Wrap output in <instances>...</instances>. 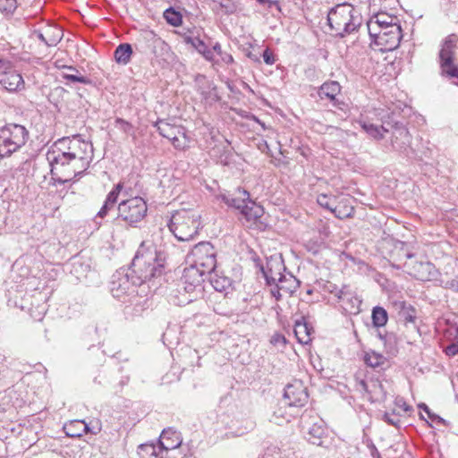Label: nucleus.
<instances>
[{
	"instance_id": "nucleus-52",
	"label": "nucleus",
	"mask_w": 458,
	"mask_h": 458,
	"mask_svg": "<svg viewBox=\"0 0 458 458\" xmlns=\"http://www.w3.org/2000/svg\"><path fill=\"white\" fill-rule=\"evenodd\" d=\"M432 149L429 148V146H426L423 148V150H421V155H418L414 158H418L420 160H423L424 158H429L431 157Z\"/></svg>"
},
{
	"instance_id": "nucleus-58",
	"label": "nucleus",
	"mask_w": 458,
	"mask_h": 458,
	"mask_svg": "<svg viewBox=\"0 0 458 458\" xmlns=\"http://www.w3.org/2000/svg\"><path fill=\"white\" fill-rule=\"evenodd\" d=\"M212 50H214V53L217 55H222V54L224 53L221 49V45L216 42L212 47H211Z\"/></svg>"
},
{
	"instance_id": "nucleus-8",
	"label": "nucleus",
	"mask_w": 458,
	"mask_h": 458,
	"mask_svg": "<svg viewBox=\"0 0 458 458\" xmlns=\"http://www.w3.org/2000/svg\"><path fill=\"white\" fill-rule=\"evenodd\" d=\"M217 251L209 242L196 244L187 255V263L199 268L202 273L212 274L216 267Z\"/></svg>"
},
{
	"instance_id": "nucleus-35",
	"label": "nucleus",
	"mask_w": 458,
	"mask_h": 458,
	"mask_svg": "<svg viewBox=\"0 0 458 458\" xmlns=\"http://www.w3.org/2000/svg\"><path fill=\"white\" fill-rule=\"evenodd\" d=\"M371 318L374 327H384L388 320L387 311L382 307H374L372 310Z\"/></svg>"
},
{
	"instance_id": "nucleus-38",
	"label": "nucleus",
	"mask_w": 458,
	"mask_h": 458,
	"mask_svg": "<svg viewBox=\"0 0 458 458\" xmlns=\"http://www.w3.org/2000/svg\"><path fill=\"white\" fill-rule=\"evenodd\" d=\"M338 197L335 195L319 194L317 198L318 204L334 214V208L336 207Z\"/></svg>"
},
{
	"instance_id": "nucleus-30",
	"label": "nucleus",
	"mask_w": 458,
	"mask_h": 458,
	"mask_svg": "<svg viewBox=\"0 0 458 458\" xmlns=\"http://www.w3.org/2000/svg\"><path fill=\"white\" fill-rule=\"evenodd\" d=\"M131 45L129 43H123L115 48L114 57L118 64H127L131 61Z\"/></svg>"
},
{
	"instance_id": "nucleus-16",
	"label": "nucleus",
	"mask_w": 458,
	"mask_h": 458,
	"mask_svg": "<svg viewBox=\"0 0 458 458\" xmlns=\"http://www.w3.org/2000/svg\"><path fill=\"white\" fill-rule=\"evenodd\" d=\"M284 397L288 400V405L294 407L303 406L309 398L306 388L301 382L288 385L284 389Z\"/></svg>"
},
{
	"instance_id": "nucleus-11",
	"label": "nucleus",
	"mask_w": 458,
	"mask_h": 458,
	"mask_svg": "<svg viewBox=\"0 0 458 458\" xmlns=\"http://www.w3.org/2000/svg\"><path fill=\"white\" fill-rule=\"evenodd\" d=\"M207 275L208 274L202 273L199 268L189 265V267L184 268L180 286L188 293L201 295L203 292L202 283L204 282V276Z\"/></svg>"
},
{
	"instance_id": "nucleus-12",
	"label": "nucleus",
	"mask_w": 458,
	"mask_h": 458,
	"mask_svg": "<svg viewBox=\"0 0 458 458\" xmlns=\"http://www.w3.org/2000/svg\"><path fill=\"white\" fill-rule=\"evenodd\" d=\"M370 37L375 39L377 45L382 47L385 51L394 50L403 38L400 25H392L378 32H370Z\"/></svg>"
},
{
	"instance_id": "nucleus-20",
	"label": "nucleus",
	"mask_w": 458,
	"mask_h": 458,
	"mask_svg": "<svg viewBox=\"0 0 458 458\" xmlns=\"http://www.w3.org/2000/svg\"><path fill=\"white\" fill-rule=\"evenodd\" d=\"M158 444L166 451L174 450L182 445L180 434L173 428H165L162 431Z\"/></svg>"
},
{
	"instance_id": "nucleus-14",
	"label": "nucleus",
	"mask_w": 458,
	"mask_h": 458,
	"mask_svg": "<svg viewBox=\"0 0 458 458\" xmlns=\"http://www.w3.org/2000/svg\"><path fill=\"white\" fill-rule=\"evenodd\" d=\"M271 287V294L281 300L283 294L293 295L300 286V281L291 273H284Z\"/></svg>"
},
{
	"instance_id": "nucleus-54",
	"label": "nucleus",
	"mask_w": 458,
	"mask_h": 458,
	"mask_svg": "<svg viewBox=\"0 0 458 458\" xmlns=\"http://www.w3.org/2000/svg\"><path fill=\"white\" fill-rule=\"evenodd\" d=\"M33 35H35L41 42H43L46 45V32L45 30H34Z\"/></svg>"
},
{
	"instance_id": "nucleus-60",
	"label": "nucleus",
	"mask_w": 458,
	"mask_h": 458,
	"mask_svg": "<svg viewBox=\"0 0 458 458\" xmlns=\"http://www.w3.org/2000/svg\"><path fill=\"white\" fill-rule=\"evenodd\" d=\"M255 423L253 421L249 422V426L247 428L248 430H252L254 428Z\"/></svg>"
},
{
	"instance_id": "nucleus-57",
	"label": "nucleus",
	"mask_w": 458,
	"mask_h": 458,
	"mask_svg": "<svg viewBox=\"0 0 458 458\" xmlns=\"http://www.w3.org/2000/svg\"><path fill=\"white\" fill-rule=\"evenodd\" d=\"M369 449L373 458H380V454L373 444L369 445Z\"/></svg>"
},
{
	"instance_id": "nucleus-42",
	"label": "nucleus",
	"mask_w": 458,
	"mask_h": 458,
	"mask_svg": "<svg viewBox=\"0 0 458 458\" xmlns=\"http://www.w3.org/2000/svg\"><path fill=\"white\" fill-rule=\"evenodd\" d=\"M184 41L191 44L201 55L208 47L207 44L198 37H186Z\"/></svg>"
},
{
	"instance_id": "nucleus-41",
	"label": "nucleus",
	"mask_w": 458,
	"mask_h": 458,
	"mask_svg": "<svg viewBox=\"0 0 458 458\" xmlns=\"http://www.w3.org/2000/svg\"><path fill=\"white\" fill-rule=\"evenodd\" d=\"M213 2L219 4L222 12L230 15L237 12V4L233 0H213Z\"/></svg>"
},
{
	"instance_id": "nucleus-4",
	"label": "nucleus",
	"mask_w": 458,
	"mask_h": 458,
	"mask_svg": "<svg viewBox=\"0 0 458 458\" xmlns=\"http://www.w3.org/2000/svg\"><path fill=\"white\" fill-rule=\"evenodd\" d=\"M168 227L178 241H190L201 228L200 215L193 209L176 210L170 218Z\"/></svg>"
},
{
	"instance_id": "nucleus-32",
	"label": "nucleus",
	"mask_w": 458,
	"mask_h": 458,
	"mask_svg": "<svg viewBox=\"0 0 458 458\" xmlns=\"http://www.w3.org/2000/svg\"><path fill=\"white\" fill-rule=\"evenodd\" d=\"M144 39L148 43V47L155 55H157V49L164 50L167 47L165 41L152 31L147 32L144 36Z\"/></svg>"
},
{
	"instance_id": "nucleus-50",
	"label": "nucleus",
	"mask_w": 458,
	"mask_h": 458,
	"mask_svg": "<svg viewBox=\"0 0 458 458\" xmlns=\"http://www.w3.org/2000/svg\"><path fill=\"white\" fill-rule=\"evenodd\" d=\"M263 60L264 62L267 64H273L275 63V57H274V55L273 53L269 50V49H266L264 52H263Z\"/></svg>"
},
{
	"instance_id": "nucleus-31",
	"label": "nucleus",
	"mask_w": 458,
	"mask_h": 458,
	"mask_svg": "<svg viewBox=\"0 0 458 458\" xmlns=\"http://www.w3.org/2000/svg\"><path fill=\"white\" fill-rule=\"evenodd\" d=\"M311 327L306 322L297 321L294 325V335L298 339L299 343L307 344L310 342V331Z\"/></svg>"
},
{
	"instance_id": "nucleus-51",
	"label": "nucleus",
	"mask_w": 458,
	"mask_h": 458,
	"mask_svg": "<svg viewBox=\"0 0 458 458\" xmlns=\"http://www.w3.org/2000/svg\"><path fill=\"white\" fill-rule=\"evenodd\" d=\"M112 208H113V206L110 204H107V202L105 200L102 208L97 214V217L104 218Z\"/></svg>"
},
{
	"instance_id": "nucleus-24",
	"label": "nucleus",
	"mask_w": 458,
	"mask_h": 458,
	"mask_svg": "<svg viewBox=\"0 0 458 458\" xmlns=\"http://www.w3.org/2000/svg\"><path fill=\"white\" fill-rule=\"evenodd\" d=\"M65 434L70 437H80L90 431L89 425L84 420H72L64 426Z\"/></svg>"
},
{
	"instance_id": "nucleus-3",
	"label": "nucleus",
	"mask_w": 458,
	"mask_h": 458,
	"mask_svg": "<svg viewBox=\"0 0 458 458\" xmlns=\"http://www.w3.org/2000/svg\"><path fill=\"white\" fill-rule=\"evenodd\" d=\"M327 22L336 37L344 38L358 30L361 25V17L353 5L343 3L328 12Z\"/></svg>"
},
{
	"instance_id": "nucleus-18",
	"label": "nucleus",
	"mask_w": 458,
	"mask_h": 458,
	"mask_svg": "<svg viewBox=\"0 0 458 458\" xmlns=\"http://www.w3.org/2000/svg\"><path fill=\"white\" fill-rule=\"evenodd\" d=\"M458 37L455 34L448 35L441 43L438 53L439 64L454 61L457 49Z\"/></svg>"
},
{
	"instance_id": "nucleus-25",
	"label": "nucleus",
	"mask_w": 458,
	"mask_h": 458,
	"mask_svg": "<svg viewBox=\"0 0 458 458\" xmlns=\"http://www.w3.org/2000/svg\"><path fill=\"white\" fill-rule=\"evenodd\" d=\"M63 69L64 71L62 72L61 76L64 80L71 83H81L85 85L91 83V81L88 77L81 75L77 68L64 65Z\"/></svg>"
},
{
	"instance_id": "nucleus-34",
	"label": "nucleus",
	"mask_w": 458,
	"mask_h": 458,
	"mask_svg": "<svg viewBox=\"0 0 458 458\" xmlns=\"http://www.w3.org/2000/svg\"><path fill=\"white\" fill-rule=\"evenodd\" d=\"M177 294H174L171 296V301L178 306H184L191 302H192L194 300H196L199 295H193L191 293H188L184 292L182 289V286L179 285V288L176 290Z\"/></svg>"
},
{
	"instance_id": "nucleus-44",
	"label": "nucleus",
	"mask_w": 458,
	"mask_h": 458,
	"mask_svg": "<svg viewBox=\"0 0 458 458\" xmlns=\"http://www.w3.org/2000/svg\"><path fill=\"white\" fill-rule=\"evenodd\" d=\"M419 408L420 410H423L428 416V418L431 420V421L433 423H436V424H442V425H447V422L445 420H444L443 418H441L439 415L437 414H435L434 412H431V411L429 410V408L428 407L427 404L425 403H420L419 405Z\"/></svg>"
},
{
	"instance_id": "nucleus-62",
	"label": "nucleus",
	"mask_w": 458,
	"mask_h": 458,
	"mask_svg": "<svg viewBox=\"0 0 458 458\" xmlns=\"http://www.w3.org/2000/svg\"><path fill=\"white\" fill-rule=\"evenodd\" d=\"M456 292H458V285H457V288H456Z\"/></svg>"
},
{
	"instance_id": "nucleus-45",
	"label": "nucleus",
	"mask_w": 458,
	"mask_h": 458,
	"mask_svg": "<svg viewBox=\"0 0 458 458\" xmlns=\"http://www.w3.org/2000/svg\"><path fill=\"white\" fill-rule=\"evenodd\" d=\"M123 189V183H117L113 190L107 194L106 201L107 204L112 205L113 207L117 202L118 196Z\"/></svg>"
},
{
	"instance_id": "nucleus-43",
	"label": "nucleus",
	"mask_w": 458,
	"mask_h": 458,
	"mask_svg": "<svg viewBox=\"0 0 458 458\" xmlns=\"http://www.w3.org/2000/svg\"><path fill=\"white\" fill-rule=\"evenodd\" d=\"M114 126L126 135H133V126L131 123L122 119V118H116L114 121Z\"/></svg>"
},
{
	"instance_id": "nucleus-6",
	"label": "nucleus",
	"mask_w": 458,
	"mask_h": 458,
	"mask_svg": "<svg viewBox=\"0 0 458 458\" xmlns=\"http://www.w3.org/2000/svg\"><path fill=\"white\" fill-rule=\"evenodd\" d=\"M220 198L228 207L239 210L247 222L255 223L264 214L263 208L250 199L246 190L239 188L233 193L222 194Z\"/></svg>"
},
{
	"instance_id": "nucleus-56",
	"label": "nucleus",
	"mask_w": 458,
	"mask_h": 458,
	"mask_svg": "<svg viewBox=\"0 0 458 458\" xmlns=\"http://www.w3.org/2000/svg\"><path fill=\"white\" fill-rule=\"evenodd\" d=\"M222 61L227 64H232L233 62V56L228 53H223L222 55H220Z\"/></svg>"
},
{
	"instance_id": "nucleus-19",
	"label": "nucleus",
	"mask_w": 458,
	"mask_h": 458,
	"mask_svg": "<svg viewBox=\"0 0 458 458\" xmlns=\"http://www.w3.org/2000/svg\"><path fill=\"white\" fill-rule=\"evenodd\" d=\"M405 266L410 267L413 276L421 281H430L437 274L436 267L431 262L420 261L416 262L414 265L405 263Z\"/></svg>"
},
{
	"instance_id": "nucleus-7",
	"label": "nucleus",
	"mask_w": 458,
	"mask_h": 458,
	"mask_svg": "<svg viewBox=\"0 0 458 458\" xmlns=\"http://www.w3.org/2000/svg\"><path fill=\"white\" fill-rule=\"evenodd\" d=\"M29 139L28 130L21 124L9 123L0 128V159L10 157L23 147Z\"/></svg>"
},
{
	"instance_id": "nucleus-9",
	"label": "nucleus",
	"mask_w": 458,
	"mask_h": 458,
	"mask_svg": "<svg viewBox=\"0 0 458 458\" xmlns=\"http://www.w3.org/2000/svg\"><path fill=\"white\" fill-rule=\"evenodd\" d=\"M147 212V203L141 197L123 200L118 205V217L132 226L142 221Z\"/></svg>"
},
{
	"instance_id": "nucleus-28",
	"label": "nucleus",
	"mask_w": 458,
	"mask_h": 458,
	"mask_svg": "<svg viewBox=\"0 0 458 458\" xmlns=\"http://www.w3.org/2000/svg\"><path fill=\"white\" fill-rule=\"evenodd\" d=\"M210 283L214 289L217 292H226L231 288L233 281L229 276L218 274L216 270L210 274Z\"/></svg>"
},
{
	"instance_id": "nucleus-47",
	"label": "nucleus",
	"mask_w": 458,
	"mask_h": 458,
	"mask_svg": "<svg viewBox=\"0 0 458 458\" xmlns=\"http://www.w3.org/2000/svg\"><path fill=\"white\" fill-rule=\"evenodd\" d=\"M383 419L387 424L394 426V427H399V424L401 421L399 416L394 411L393 412H386L383 415Z\"/></svg>"
},
{
	"instance_id": "nucleus-55",
	"label": "nucleus",
	"mask_w": 458,
	"mask_h": 458,
	"mask_svg": "<svg viewBox=\"0 0 458 458\" xmlns=\"http://www.w3.org/2000/svg\"><path fill=\"white\" fill-rule=\"evenodd\" d=\"M375 389H378L380 391V394H381V396L378 397L377 399L380 400V401H385L386 398V391L384 390V387H383V385L382 384H377L375 386Z\"/></svg>"
},
{
	"instance_id": "nucleus-33",
	"label": "nucleus",
	"mask_w": 458,
	"mask_h": 458,
	"mask_svg": "<svg viewBox=\"0 0 458 458\" xmlns=\"http://www.w3.org/2000/svg\"><path fill=\"white\" fill-rule=\"evenodd\" d=\"M446 334L452 343L445 348V352L448 356H454L458 353V327H450Z\"/></svg>"
},
{
	"instance_id": "nucleus-37",
	"label": "nucleus",
	"mask_w": 458,
	"mask_h": 458,
	"mask_svg": "<svg viewBox=\"0 0 458 458\" xmlns=\"http://www.w3.org/2000/svg\"><path fill=\"white\" fill-rule=\"evenodd\" d=\"M439 67L442 76L448 79L458 80V65L454 63V61H449L447 64L441 63L439 64Z\"/></svg>"
},
{
	"instance_id": "nucleus-15",
	"label": "nucleus",
	"mask_w": 458,
	"mask_h": 458,
	"mask_svg": "<svg viewBox=\"0 0 458 458\" xmlns=\"http://www.w3.org/2000/svg\"><path fill=\"white\" fill-rule=\"evenodd\" d=\"M0 84L9 92L20 91L25 86L21 75L11 68L6 62L4 68L0 72Z\"/></svg>"
},
{
	"instance_id": "nucleus-27",
	"label": "nucleus",
	"mask_w": 458,
	"mask_h": 458,
	"mask_svg": "<svg viewBox=\"0 0 458 458\" xmlns=\"http://www.w3.org/2000/svg\"><path fill=\"white\" fill-rule=\"evenodd\" d=\"M354 208L350 203V199L344 197L337 199L336 207L334 208V215L339 219L351 217L353 215Z\"/></svg>"
},
{
	"instance_id": "nucleus-61",
	"label": "nucleus",
	"mask_w": 458,
	"mask_h": 458,
	"mask_svg": "<svg viewBox=\"0 0 458 458\" xmlns=\"http://www.w3.org/2000/svg\"><path fill=\"white\" fill-rule=\"evenodd\" d=\"M413 257H414V255H413L412 253H410V252L406 253V258H407V259H412Z\"/></svg>"
},
{
	"instance_id": "nucleus-10",
	"label": "nucleus",
	"mask_w": 458,
	"mask_h": 458,
	"mask_svg": "<svg viewBox=\"0 0 458 458\" xmlns=\"http://www.w3.org/2000/svg\"><path fill=\"white\" fill-rule=\"evenodd\" d=\"M155 127L162 137L171 140L175 148L184 149L188 148L189 140L184 127L172 124L165 120H158L155 123Z\"/></svg>"
},
{
	"instance_id": "nucleus-36",
	"label": "nucleus",
	"mask_w": 458,
	"mask_h": 458,
	"mask_svg": "<svg viewBox=\"0 0 458 458\" xmlns=\"http://www.w3.org/2000/svg\"><path fill=\"white\" fill-rule=\"evenodd\" d=\"M163 16L165 21L173 27H179L182 23V13L174 7L165 9Z\"/></svg>"
},
{
	"instance_id": "nucleus-53",
	"label": "nucleus",
	"mask_w": 458,
	"mask_h": 458,
	"mask_svg": "<svg viewBox=\"0 0 458 458\" xmlns=\"http://www.w3.org/2000/svg\"><path fill=\"white\" fill-rule=\"evenodd\" d=\"M215 53L214 50L209 48L208 47L205 49V52L202 53L203 57L208 61H214L215 59Z\"/></svg>"
},
{
	"instance_id": "nucleus-1",
	"label": "nucleus",
	"mask_w": 458,
	"mask_h": 458,
	"mask_svg": "<svg viewBox=\"0 0 458 458\" xmlns=\"http://www.w3.org/2000/svg\"><path fill=\"white\" fill-rule=\"evenodd\" d=\"M166 259L165 247L153 241H144L140 245L131 267H121L112 276L110 292L116 299H122L136 293L141 285L163 273Z\"/></svg>"
},
{
	"instance_id": "nucleus-46",
	"label": "nucleus",
	"mask_w": 458,
	"mask_h": 458,
	"mask_svg": "<svg viewBox=\"0 0 458 458\" xmlns=\"http://www.w3.org/2000/svg\"><path fill=\"white\" fill-rule=\"evenodd\" d=\"M16 9V0H0L2 13H13Z\"/></svg>"
},
{
	"instance_id": "nucleus-48",
	"label": "nucleus",
	"mask_w": 458,
	"mask_h": 458,
	"mask_svg": "<svg viewBox=\"0 0 458 458\" xmlns=\"http://www.w3.org/2000/svg\"><path fill=\"white\" fill-rule=\"evenodd\" d=\"M403 317L406 323H414L416 318L415 310L412 308L403 310Z\"/></svg>"
},
{
	"instance_id": "nucleus-40",
	"label": "nucleus",
	"mask_w": 458,
	"mask_h": 458,
	"mask_svg": "<svg viewBox=\"0 0 458 458\" xmlns=\"http://www.w3.org/2000/svg\"><path fill=\"white\" fill-rule=\"evenodd\" d=\"M386 358L376 352H369L365 354V362L368 366L377 368L383 365Z\"/></svg>"
},
{
	"instance_id": "nucleus-29",
	"label": "nucleus",
	"mask_w": 458,
	"mask_h": 458,
	"mask_svg": "<svg viewBox=\"0 0 458 458\" xmlns=\"http://www.w3.org/2000/svg\"><path fill=\"white\" fill-rule=\"evenodd\" d=\"M46 32V46L55 47L63 38L64 31L56 25H47L45 27Z\"/></svg>"
},
{
	"instance_id": "nucleus-17",
	"label": "nucleus",
	"mask_w": 458,
	"mask_h": 458,
	"mask_svg": "<svg viewBox=\"0 0 458 458\" xmlns=\"http://www.w3.org/2000/svg\"><path fill=\"white\" fill-rule=\"evenodd\" d=\"M335 297L343 303L344 309L352 314L360 311L361 301L360 298L346 285L335 292Z\"/></svg>"
},
{
	"instance_id": "nucleus-23",
	"label": "nucleus",
	"mask_w": 458,
	"mask_h": 458,
	"mask_svg": "<svg viewBox=\"0 0 458 458\" xmlns=\"http://www.w3.org/2000/svg\"><path fill=\"white\" fill-rule=\"evenodd\" d=\"M141 458H166L167 452L158 444H142L139 446Z\"/></svg>"
},
{
	"instance_id": "nucleus-26",
	"label": "nucleus",
	"mask_w": 458,
	"mask_h": 458,
	"mask_svg": "<svg viewBox=\"0 0 458 458\" xmlns=\"http://www.w3.org/2000/svg\"><path fill=\"white\" fill-rule=\"evenodd\" d=\"M341 91V86L337 81H327L323 83L319 89L318 95L321 99L327 98L329 101L333 102L335 100L336 96Z\"/></svg>"
},
{
	"instance_id": "nucleus-13",
	"label": "nucleus",
	"mask_w": 458,
	"mask_h": 458,
	"mask_svg": "<svg viewBox=\"0 0 458 458\" xmlns=\"http://www.w3.org/2000/svg\"><path fill=\"white\" fill-rule=\"evenodd\" d=\"M260 270L267 284L273 286V284L277 281L276 279H279L286 270L282 255L275 254L267 257L266 265H261Z\"/></svg>"
},
{
	"instance_id": "nucleus-59",
	"label": "nucleus",
	"mask_w": 458,
	"mask_h": 458,
	"mask_svg": "<svg viewBox=\"0 0 458 458\" xmlns=\"http://www.w3.org/2000/svg\"><path fill=\"white\" fill-rule=\"evenodd\" d=\"M457 285H458V280H452L450 282V287L454 288L455 291H456Z\"/></svg>"
},
{
	"instance_id": "nucleus-49",
	"label": "nucleus",
	"mask_w": 458,
	"mask_h": 458,
	"mask_svg": "<svg viewBox=\"0 0 458 458\" xmlns=\"http://www.w3.org/2000/svg\"><path fill=\"white\" fill-rule=\"evenodd\" d=\"M270 343L274 345H278V344H283L284 345L286 344V338L284 337V335H281V334H275L271 339H270Z\"/></svg>"
},
{
	"instance_id": "nucleus-2",
	"label": "nucleus",
	"mask_w": 458,
	"mask_h": 458,
	"mask_svg": "<svg viewBox=\"0 0 458 458\" xmlns=\"http://www.w3.org/2000/svg\"><path fill=\"white\" fill-rule=\"evenodd\" d=\"M91 145L81 140V135L72 138L64 137L55 142L47 151V159L51 165L53 176L63 174L64 179L57 178L56 181L64 184L72 181L74 177H80L89 166V157L87 156Z\"/></svg>"
},
{
	"instance_id": "nucleus-5",
	"label": "nucleus",
	"mask_w": 458,
	"mask_h": 458,
	"mask_svg": "<svg viewBox=\"0 0 458 458\" xmlns=\"http://www.w3.org/2000/svg\"><path fill=\"white\" fill-rule=\"evenodd\" d=\"M382 129L385 132H391L390 144L394 151L408 158L417 156L416 150L411 147L412 136L403 123L395 121L393 115H388L382 121Z\"/></svg>"
},
{
	"instance_id": "nucleus-21",
	"label": "nucleus",
	"mask_w": 458,
	"mask_h": 458,
	"mask_svg": "<svg viewBox=\"0 0 458 458\" xmlns=\"http://www.w3.org/2000/svg\"><path fill=\"white\" fill-rule=\"evenodd\" d=\"M396 17L388 15L387 13H381L373 16L368 22L369 32L376 30V27L380 30H385L392 25H399L396 21Z\"/></svg>"
},
{
	"instance_id": "nucleus-39",
	"label": "nucleus",
	"mask_w": 458,
	"mask_h": 458,
	"mask_svg": "<svg viewBox=\"0 0 458 458\" xmlns=\"http://www.w3.org/2000/svg\"><path fill=\"white\" fill-rule=\"evenodd\" d=\"M361 128L375 140H379L384 138L385 131L382 129V124L377 126L373 123L363 122L361 123Z\"/></svg>"
},
{
	"instance_id": "nucleus-22",
	"label": "nucleus",
	"mask_w": 458,
	"mask_h": 458,
	"mask_svg": "<svg viewBox=\"0 0 458 458\" xmlns=\"http://www.w3.org/2000/svg\"><path fill=\"white\" fill-rule=\"evenodd\" d=\"M326 433L325 423L322 420H319L308 428V441L312 445L320 446L323 445L322 438L326 436Z\"/></svg>"
}]
</instances>
